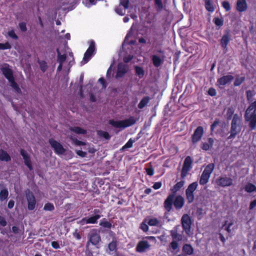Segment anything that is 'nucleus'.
I'll use <instances>...</instances> for the list:
<instances>
[{
	"label": "nucleus",
	"instance_id": "obj_53",
	"mask_svg": "<svg viewBox=\"0 0 256 256\" xmlns=\"http://www.w3.org/2000/svg\"><path fill=\"white\" fill-rule=\"evenodd\" d=\"M73 236L76 240H80L82 238L81 234L78 229H76L72 233Z\"/></svg>",
	"mask_w": 256,
	"mask_h": 256
},
{
	"label": "nucleus",
	"instance_id": "obj_10",
	"mask_svg": "<svg viewBox=\"0 0 256 256\" xmlns=\"http://www.w3.org/2000/svg\"><path fill=\"white\" fill-rule=\"evenodd\" d=\"M233 179L226 174L220 176L216 180V184L222 188L231 186L233 185Z\"/></svg>",
	"mask_w": 256,
	"mask_h": 256
},
{
	"label": "nucleus",
	"instance_id": "obj_3",
	"mask_svg": "<svg viewBox=\"0 0 256 256\" xmlns=\"http://www.w3.org/2000/svg\"><path fill=\"white\" fill-rule=\"evenodd\" d=\"M256 100L251 103L246 110L244 118L249 122L248 126L251 130L256 128Z\"/></svg>",
	"mask_w": 256,
	"mask_h": 256
},
{
	"label": "nucleus",
	"instance_id": "obj_19",
	"mask_svg": "<svg viewBox=\"0 0 256 256\" xmlns=\"http://www.w3.org/2000/svg\"><path fill=\"white\" fill-rule=\"evenodd\" d=\"M0 70L8 82L14 78L12 70L10 68V66L8 64H5L4 66L0 68Z\"/></svg>",
	"mask_w": 256,
	"mask_h": 256
},
{
	"label": "nucleus",
	"instance_id": "obj_29",
	"mask_svg": "<svg viewBox=\"0 0 256 256\" xmlns=\"http://www.w3.org/2000/svg\"><path fill=\"white\" fill-rule=\"evenodd\" d=\"M70 130L77 134H85L87 132L86 130L81 128L80 126H71L70 128Z\"/></svg>",
	"mask_w": 256,
	"mask_h": 256
},
{
	"label": "nucleus",
	"instance_id": "obj_12",
	"mask_svg": "<svg viewBox=\"0 0 256 256\" xmlns=\"http://www.w3.org/2000/svg\"><path fill=\"white\" fill-rule=\"evenodd\" d=\"M192 160L190 156H187L185 158L180 174L182 179H184L188 172L192 168Z\"/></svg>",
	"mask_w": 256,
	"mask_h": 256
},
{
	"label": "nucleus",
	"instance_id": "obj_42",
	"mask_svg": "<svg viewBox=\"0 0 256 256\" xmlns=\"http://www.w3.org/2000/svg\"><path fill=\"white\" fill-rule=\"evenodd\" d=\"M228 221L226 220L224 224L222 226V228H224L228 234L231 233L232 230L230 229L231 226L233 224L232 222H230L227 224Z\"/></svg>",
	"mask_w": 256,
	"mask_h": 256
},
{
	"label": "nucleus",
	"instance_id": "obj_14",
	"mask_svg": "<svg viewBox=\"0 0 256 256\" xmlns=\"http://www.w3.org/2000/svg\"><path fill=\"white\" fill-rule=\"evenodd\" d=\"M48 142L52 148H53L54 152L58 155H62L66 152V149L58 142L52 138L48 140Z\"/></svg>",
	"mask_w": 256,
	"mask_h": 256
},
{
	"label": "nucleus",
	"instance_id": "obj_39",
	"mask_svg": "<svg viewBox=\"0 0 256 256\" xmlns=\"http://www.w3.org/2000/svg\"><path fill=\"white\" fill-rule=\"evenodd\" d=\"M38 62L40 66V68L42 72H44L47 70L48 66L47 62L45 60H38Z\"/></svg>",
	"mask_w": 256,
	"mask_h": 256
},
{
	"label": "nucleus",
	"instance_id": "obj_45",
	"mask_svg": "<svg viewBox=\"0 0 256 256\" xmlns=\"http://www.w3.org/2000/svg\"><path fill=\"white\" fill-rule=\"evenodd\" d=\"M44 210L46 211H52L54 210V204L50 202L46 203L44 207Z\"/></svg>",
	"mask_w": 256,
	"mask_h": 256
},
{
	"label": "nucleus",
	"instance_id": "obj_55",
	"mask_svg": "<svg viewBox=\"0 0 256 256\" xmlns=\"http://www.w3.org/2000/svg\"><path fill=\"white\" fill-rule=\"evenodd\" d=\"M220 122L219 119L216 118L213 123L210 126V132H214L216 127L220 124Z\"/></svg>",
	"mask_w": 256,
	"mask_h": 256
},
{
	"label": "nucleus",
	"instance_id": "obj_15",
	"mask_svg": "<svg viewBox=\"0 0 256 256\" xmlns=\"http://www.w3.org/2000/svg\"><path fill=\"white\" fill-rule=\"evenodd\" d=\"M96 50L95 42L94 41L92 40L90 42L89 47L85 52L82 61V62H84L83 64L87 63L91 58L92 56Z\"/></svg>",
	"mask_w": 256,
	"mask_h": 256
},
{
	"label": "nucleus",
	"instance_id": "obj_34",
	"mask_svg": "<svg viewBox=\"0 0 256 256\" xmlns=\"http://www.w3.org/2000/svg\"><path fill=\"white\" fill-rule=\"evenodd\" d=\"M152 64L155 67H159L162 63V60L161 58L156 55H153L152 58Z\"/></svg>",
	"mask_w": 256,
	"mask_h": 256
},
{
	"label": "nucleus",
	"instance_id": "obj_16",
	"mask_svg": "<svg viewBox=\"0 0 256 256\" xmlns=\"http://www.w3.org/2000/svg\"><path fill=\"white\" fill-rule=\"evenodd\" d=\"M204 134V130L203 127L202 126H198L191 137L192 144H195L199 142L202 139Z\"/></svg>",
	"mask_w": 256,
	"mask_h": 256
},
{
	"label": "nucleus",
	"instance_id": "obj_43",
	"mask_svg": "<svg viewBox=\"0 0 256 256\" xmlns=\"http://www.w3.org/2000/svg\"><path fill=\"white\" fill-rule=\"evenodd\" d=\"M245 80V77L236 78L234 82V85L235 86H240Z\"/></svg>",
	"mask_w": 256,
	"mask_h": 256
},
{
	"label": "nucleus",
	"instance_id": "obj_51",
	"mask_svg": "<svg viewBox=\"0 0 256 256\" xmlns=\"http://www.w3.org/2000/svg\"><path fill=\"white\" fill-rule=\"evenodd\" d=\"M222 6L226 12L230 11L231 9V6L230 4V2L228 1L222 2Z\"/></svg>",
	"mask_w": 256,
	"mask_h": 256
},
{
	"label": "nucleus",
	"instance_id": "obj_38",
	"mask_svg": "<svg viewBox=\"0 0 256 256\" xmlns=\"http://www.w3.org/2000/svg\"><path fill=\"white\" fill-rule=\"evenodd\" d=\"M134 69L136 74L139 77V78H142L144 75V71L143 68L140 66H136Z\"/></svg>",
	"mask_w": 256,
	"mask_h": 256
},
{
	"label": "nucleus",
	"instance_id": "obj_40",
	"mask_svg": "<svg viewBox=\"0 0 256 256\" xmlns=\"http://www.w3.org/2000/svg\"><path fill=\"white\" fill-rule=\"evenodd\" d=\"M139 137H138L136 140H132V138H130L128 142L122 146V149L124 150L126 148H131L134 142Z\"/></svg>",
	"mask_w": 256,
	"mask_h": 256
},
{
	"label": "nucleus",
	"instance_id": "obj_7",
	"mask_svg": "<svg viewBox=\"0 0 256 256\" xmlns=\"http://www.w3.org/2000/svg\"><path fill=\"white\" fill-rule=\"evenodd\" d=\"M92 216L89 218H84L80 221V224L82 225L86 224H96L98 222V220L100 218L102 212L99 209H94L91 212Z\"/></svg>",
	"mask_w": 256,
	"mask_h": 256
},
{
	"label": "nucleus",
	"instance_id": "obj_60",
	"mask_svg": "<svg viewBox=\"0 0 256 256\" xmlns=\"http://www.w3.org/2000/svg\"><path fill=\"white\" fill-rule=\"evenodd\" d=\"M162 186V182H156L152 186V188L154 190L160 189Z\"/></svg>",
	"mask_w": 256,
	"mask_h": 256
},
{
	"label": "nucleus",
	"instance_id": "obj_37",
	"mask_svg": "<svg viewBox=\"0 0 256 256\" xmlns=\"http://www.w3.org/2000/svg\"><path fill=\"white\" fill-rule=\"evenodd\" d=\"M154 0V6H155L156 10L158 12L162 11L164 8V6L162 3V0Z\"/></svg>",
	"mask_w": 256,
	"mask_h": 256
},
{
	"label": "nucleus",
	"instance_id": "obj_63",
	"mask_svg": "<svg viewBox=\"0 0 256 256\" xmlns=\"http://www.w3.org/2000/svg\"><path fill=\"white\" fill-rule=\"evenodd\" d=\"M133 58V56H132V55H128L126 56H124V62H125V63H128L130 61H131L132 60V59Z\"/></svg>",
	"mask_w": 256,
	"mask_h": 256
},
{
	"label": "nucleus",
	"instance_id": "obj_57",
	"mask_svg": "<svg viewBox=\"0 0 256 256\" xmlns=\"http://www.w3.org/2000/svg\"><path fill=\"white\" fill-rule=\"evenodd\" d=\"M130 1L129 0H120V4L124 6V10L128 8Z\"/></svg>",
	"mask_w": 256,
	"mask_h": 256
},
{
	"label": "nucleus",
	"instance_id": "obj_20",
	"mask_svg": "<svg viewBox=\"0 0 256 256\" xmlns=\"http://www.w3.org/2000/svg\"><path fill=\"white\" fill-rule=\"evenodd\" d=\"M20 153L23 158L25 165L30 170H32V166L30 156L24 149L20 150Z\"/></svg>",
	"mask_w": 256,
	"mask_h": 256
},
{
	"label": "nucleus",
	"instance_id": "obj_4",
	"mask_svg": "<svg viewBox=\"0 0 256 256\" xmlns=\"http://www.w3.org/2000/svg\"><path fill=\"white\" fill-rule=\"evenodd\" d=\"M136 122V119L133 116L122 120H110L108 124L116 128H125L134 125Z\"/></svg>",
	"mask_w": 256,
	"mask_h": 256
},
{
	"label": "nucleus",
	"instance_id": "obj_36",
	"mask_svg": "<svg viewBox=\"0 0 256 256\" xmlns=\"http://www.w3.org/2000/svg\"><path fill=\"white\" fill-rule=\"evenodd\" d=\"M8 196V191L7 188H4L0 191V201L5 200Z\"/></svg>",
	"mask_w": 256,
	"mask_h": 256
},
{
	"label": "nucleus",
	"instance_id": "obj_28",
	"mask_svg": "<svg viewBox=\"0 0 256 256\" xmlns=\"http://www.w3.org/2000/svg\"><path fill=\"white\" fill-rule=\"evenodd\" d=\"M182 250L188 255H192L194 253V248L190 244H184L182 246Z\"/></svg>",
	"mask_w": 256,
	"mask_h": 256
},
{
	"label": "nucleus",
	"instance_id": "obj_35",
	"mask_svg": "<svg viewBox=\"0 0 256 256\" xmlns=\"http://www.w3.org/2000/svg\"><path fill=\"white\" fill-rule=\"evenodd\" d=\"M150 100L149 96H144L138 104V108L140 109L143 108L148 103Z\"/></svg>",
	"mask_w": 256,
	"mask_h": 256
},
{
	"label": "nucleus",
	"instance_id": "obj_32",
	"mask_svg": "<svg viewBox=\"0 0 256 256\" xmlns=\"http://www.w3.org/2000/svg\"><path fill=\"white\" fill-rule=\"evenodd\" d=\"M57 61L58 63L64 64L66 59V54H62L58 48L56 49Z\"/></svg>",
	"mask_w": 256,
	"mask_h": 256
},
{
	"label": "nucleus",
	"instance_id": "obj_48",
	"mask_svg": "<svg viewBox=\"0 0 256 256\" xmlns=\"http://www.w3.org/2000/svg\"><path fill=\"white\" fill-rule=\"evenodd\" d=\"M12 48V46L8 42H6L4 44L0 43V50H10Z\"/></svg>",
	"mask_w": 256,
	"mask_h": 256
},
{
	"label": "nucleus",
	"instance_id": "obj_54",
	"mask_svg": "<svg viewBox=\"0 0 256 256\" xmlns=\"http://www.w3.org/2000/svg\"><path fill=\"white\" fill-rule=\"evenodd\" d=\"M234 113V110L232 108H228L226 112V116L228 120L230 119Z\"/></svg>",
	"mask_w": 256,
	"mask_h": 256
},
{
	"label": "nucleus",
	"instance_id": "obj_23",
	"mask_svg": "<svg viewBox=\"0 0 256 256\" xmlns=\"http://www.w3.org/2000/svg\"><path fill=\"white\" fill-rule=\"evenodd\" d=\"M230 35L228 33L224 34L220 39V46L224 50H226V51L227 50V46L230 42Z\"/></svg>",
	"mask_w": 256,
	"mask_h": 256
},
{
	"label": "nucleus",
	"instance_id": "obj_49",
	"mask_svg": "<svg viewBox=\"0 0 256 256\" xmlns=\"http://www.w3.org/2000/svg\"><path fill=\"white\" fill-rule=\"evenodd\" d=\"M158 224L159 221L156 218H150L148 222V224L150 226H156Z\"/></svg>",
	"mask_w": 256,
	"mask_h": 256
},
{
	"label": "nucleus",
	"instance_id": "obj_21",
	"mask_svg": "<svg viewBox=\"0 0 256 256\" xmlns=\"http://www.w3.org/2000/svg\"><path fill=\"white\" fill-rule=\"evenodd\" d=\"M234 79V76L232 75L224 76L217 80L218 84L220 86H224L226 84L230 82Z\"/></svg>",
	"mask_w": 256,
	"mask_h": 256
},
{
	"label": "nucleus",
	"instance_id": "obj_1",
	"mask_svg": "<svg viewBox=\"0 0 256 256\" xmlns=\"http://www.w3.org/2000/svg\"><path fill=\"white\" fill-rule=\"evenodd\" d=\"M184 204V199L181 195L175 196L174 194H168L164 202V206L166 212H170L174 205L176 210L182 209Z\"/></svg>",
	"mask_w": 256,
	"mask_h": 256
},
{
	"label": "nucleus",
	"instance_id": "obj_6",
	"mask_svg": "<svg viewBox=\"0 0 256 256\" xmlns=\"http://www.w3.org/2000/svg\"><path fill=\"white\" fill-rule=\"evenodd\" d=\"M214 167V164L213 163L209 164L206 166L200 178L199 183L200 185L204 186L208 182Z\"/></svg>",
	"mask_w": 256,
	"mask_h": 256
},
{
	"label": "nucleus",
	"instance_id": "obj_30",
	"mask_svg": "<svg viewBox=\"0 0 256 256\" xmlns=\"http://www.w3.org/2000/svg\"><path fill=\"white\" fill-rule=\"evenodd\" d=\"M99 225L102 228L110 229L112 227V224L106 218H102L99 223Z\"/></svg>",
	"mask_w": 256,
	"mask_h": 256
},
{
	"label": "nucleus",
	"instance_id": "obj_17",
	"mask_svg": "<svg viewBox=\"0 0 256 256\" xmlns=\"http://www.w3.org/2000/svg\"><path fill=\"white\" fill-rule=\"evenodd\" d=\"M150 248V244L149 242L144 240H140L138 243L136 248V250L139 253H143L149 250Z\"/></svg>",
	"mask_w": 256,
	"mask_h": 256
},
{
	"label": "nucleus",
	"instance_id": "obj_9",
	"mask_svg": "<svg viewBox=\"0 0 256 256\" xmlns=\"http://www.w3.org/2000/svg\"><path fill=\"white\" fill-rule=\"evenodd\" d=\"M88 241L86 244V248L88 247V242H90L93 246H96L99 244L101 241V237L97 230L92 229L90 231L88 235Z\"/></svg>",
	"mask_w": 256,
	"mask_h": 256
},
{
	"label": "nucleus",
	"instance_id": "obj_2",
	"mask_svg": "<svg viewBox=\"0 0 256 256\" xmlns=\"http://www.w3.org/2000/svg\"><path fill=\"white\" fill-rule=\"evenodd\" d=\"M180 229V226L178 224L175 226L174 228L170 231V236L172 240L169 244L168 250H171L172 252L178 249V242L182 241L183 239L182 234L178 233Z\"/></svg>",
	"mask_w": 256,
	"mask_h": 256
},
{
	"label": "nucleus",
	"instance_id": "obj_64",
	"mask_svg": "<svg viewBox=\"0 0 256 256\" xmlns=\"http://www.w3.org/2000/svg\"><path fill=\"white\" fill-rule=\"evenodd\" d=\"M52 246L54 249H58L60 248L58 242L56 241H53L51 243Z\"/></svg>",
	"mask_w": 256,
	"mask_h": 256
},
{
	"label": "nucleus",
	"instance_id": "obj_5",
	"mask_svg": "<svg viewBox=\"0 0 256 256\" xmlns=\"http://www.w3.org/2000/svg\"><path fill=\"white\" fill-rule=\"evenodd\" d=\"M240 120L237 114H234L230 130V135L227 138L228 140L234 138L241 131Z\"/></svg>",
	"mask_w": 256,
	"mask_h": 256
},
{
	"label": "nucleus",
	"instance_id": "obj_24",
	"mask_svg": "<svg viewBox=\"0 0 256 256\" xmlns=\"http://www.w3.org/2000/svg\"><path fill=\"white\" fill-rule=\"evenodd\" d=\"M184 184V180H182L180 182L176 184L172 188H170V190L172 194H170L176 195V193L180 190L183 187Z\"/></svg>",
	"mask_w": 256,
	"mask_h": 256
},
{
	"label": "nucleus",
	"instance_id": "obj_50",
	"mask_svg": "<svg viewBox=\"0 0 256 256\" xmlns=\"http://www.w3.org/2000/svg\"><path fill=\"white\" fill-rule=\"evenodd\" d=\"M246 98L248 101L250 102L252 100L254 93L250 90H247L246 92Z\"/></svg>",
	"mask_w": 256,
	"mask_h": 256
},
{
	"label": "nucleus",
	"instance_id": "obj_44",
	"mask_svg": "<svg viewBox=\"0 0 256 256\" xmlns=\"http://www.w3.org/2000/svg\"><path fill=\"white\" fill-rule=\"evenodd\" d=\"M98 134L100 136L103 137L108 140H110L111 137L108 132L105 131L99 130L98 131Z\"/></svg>",
	"mask_w": 256,
	"mask_h": 256
},
{
	"label": "nucleus",
	"instance_id": "obj_47",
	"mask_svg": "<svg viewBox=\"0 0 256 256\" xmlns=\"http://www.w3.org/2000/svg\"><path fill=\"white\" fill-rule=\"evenodd\" d=\"M18 27L22 32H25L27 31L26 23V22H19Z\"/></svg>",
	"mask_w": 256,
	"mask_h": 256
},
{
	"label": "nucleus",
	"instance_id": "obj_31",
	"mask_svg": "<svg viewBox=\"0 0 256 256\" xmlns=\"http://www.w3.org/2000/svg\"><path fill=\"white\" fill-rule=\"evenodd\" d=\"M246 192L248 193H251L252 192H256V186L250 182L247 183L244 188Z\"/></svg>",
	"mask_w": 256,
	"mask_h": 256
},
{
	"label": "nucleus",
	"instance_id": "obj_27",
	"mask_svg": "<svg viewBox=\"0 0 256 256\" xmlns=\"http://www.w3.org/2000/svg\"><path fill=\"white\" fill-rule=\"evenodd\" d=\"M0 160L8 162L11 160V158L9 154L2 149L0 150Z\"/></svg>",
	"mask_w": 256,
	"mask_h": 256
},
{
	"label": "nucleus",
	"instance_id": "obj_26",
	"mask_svg": "<svg viewBox=\"0 0 256 256\" xmlns=\"http://www.w3.org/2000/svg\"><path fill=\"white\" fill-rule=\"evenodd\" d=\"M118 242L116 238L114 237L112 240L108 245V250L110 252H115L117 250Z\"/></svg>",
	"mask_w": 256,
	"mask_h": 256
},
{
	"label": "nucleus",
	"instance_id": "obj_59",
	"mask_svg": "<svg viewBox=\"0 0 256 256\" xmlns=\"http://www.w3.org/2000/svg\"><path fill=\"white\" fill-rule=\"evenodd\" d=\"M201 148L203 150H208L210 148V145L207 142H203L202 144Z\"/></svg>",
	"mask_w": 256,
	"mask_h": 256
},
{
	"label": "nucleus",
	"instance_id": "obj_41",
	"mask_svg": "<svg viewBox=\"0 0 256 256\" xmlns=\"http://www.w3.org/2000/svg\"><path fill=\"white\" fill-rule=\"evenodd\" d=\"M148 166L145 168H144L148 176H152L154 174V169L151 164V162L148 164Z\"/></svg>",
	"mask_w": 256,
	"mask_h": 256
},
{
	"label": "nucleus",
	"instance_id": "obj_61",
	"mask_svg": "<svg viewBox=\"0 0 256 256\" xmlns=\"http://www.w3.org/2000/svg\"><path fill=\"white\" fill-rule=\"evenodd\" d=\"M140 228L144 232H146L148 230V224L144 222H142L140 224Z\"/></svg>",
	"mask_w": 256,
	"mask_h": 256
},
{
	"label": "nucleus",
	"instance_id": "obj_18",
	"mask_svg": "<svg viewBox=\"0 0 256 256\" xmlns=\"http://www.w3.org/2000/svg\"><path fill=\"white\" fill-rule=\"evenodd\" d=\"M128 66L122 63H120L118 65L117 72L116 75V78H122L128 72Z\"/></svg>",
	"mask_w": 256,
	"mask_h": 256
},
{
	"label": "nucleus",
	"instance_id": "obj_13",
	"mask_svg": "<svg viewBox=\"0 0 256 256\" xmlns=\"http://www.w3.org/2000/svg\"><path fill=\"white\" fill-rule=\"evenodd\" d=\"M26 198L28 202V209L29 210H33L36 208V201L33 192L30 189H27L26 192Z\"/></svg>",
	"mask_w": 256,
	"mask_h": 256
},
{
	"label": "nucleus",
	"instance_id": "obj_52",
	"mask_svg": "<svg viewBox=\"0 0 256 256\" xmlns=\"http://www.w3.org/2000/svg\"><path fill=\"white\" fill-rule=\"evenodd\" d=\"M8 36L13 40H17L18 38L14 30H12L8 32Z\"/></svg>",
	"mask_w": 256,
	"mask_h": 256
},
{
	"label": "nucleus",
	"instance_id": "obj_25",
	"mask_svg": "<svg viewBox=\"0 0 256 256\" xmlns=\"http://www.w3.org/2000/svg\"><path fill=\"white\" fill-rule=\"evenodd\" d=\"M204 2L206 10L210 12H213L215 10V6L213 0H203Z\"/></svg>",
	"mask_w": 256,
	"mask_h": 256
},
{
	"label": "nucleus",
	"instance_id": "obj_11",
	"mask_svg": "<svg viewBox=\"0 0 256 256\" xmlns=\"http://www.w3.org/2000/svg\"><path fill=\"white\" fill-rule=\"evenodd\" d=\"M181 224L183 230L189 236L191 232L192 222L190 216L188 214H184L181 218Z\"/></svg>",
	"mask_w": 256,
	"mask_h": 256
},
{
	"label": "nucleus",
	"instance_id": "obj_58",
	"mask_svg": "<svg viewBox=\"0 0 256 256\" xmlns=\"http://www.w3.org/2000/svg\"><path fill=\"white\" fill-rule=\"evenodd\" d=\"M208 94L212 96H214L216 94V91L215 88H210L208 91Z\"/></svg>",
	"mask_w": 256,
	"mask_h": 256
},
{
	"label": "nucleus",
	"instance_id": "obj_46",
	"mask_svg": "<svg viewBox=\"0 0 256 256\" xmlns=\"http://www.w3.org/2000/svg\"><path fill=\"white\" fill-rule=\"evenodd\" d=\"M213 22L216 26H218L219 27L222 26L224 24L223 20L218 17L214 18L213 20Z\"/></svg>",
	"mask_w": 256,
	"mask_h": 256
},
{
	"label": "nucleus",
	"instance_id": "obj_22",
	"mask_svg": "<svg viewBox=\"0 0 256 256\" xmlns=\"http://www.w3.org/2000/svg\"><path fill=\"white\" fill-rule=\"evenodd\" d=\"M248 8L246 0H237L236 9L240 12H245Z\"/></svg>",
	"mask_w": 256,
	"mask_h": 256
},
{
	"label": "nucleus",
	"instance_id": "obj_56",
	"mask_svg": "<svg viewBox=\"0 0 256 256\" xmlns=\"http://www.w3.org/2000/svg\"><path fill=\"white\" fill-rule=\"evenodd\" d=\"M70 139L74 142V144L77 146H84L85 143L82 141L78 140L76 138H73L72 136L70 137Z\"/></svg>",
	"mask_w": 256,
	"mask_h": 256
},
{
	"label": "nucleus",
	"instance_id": "obj_33",
	"mask_svg": "<svg viewBox=\"0 0 256 256\" xmlns=\"http://www.w3.org/2000/svg\"><path fill=\"white\" fill-rule=\"evenodd\" d=\"M9 82L10 84V86L14 90V92L16 94H22V90L19 87L18 84L16 82L14 78L12 80H10Z\"/></svg>",
	"mask_w": 256,
	"mask_h": 256
},
{
	"label": "nucleus",
	"instance_id": "obj_62",
	"mask_svg": "<svg viewBox=\"0 0 256 256\" xmlns=\"http://www.w3.org/2000/svg\"><path fill=\"white\" fill-rule=\"evenodd\" d=\"M7 224V222L6 219L2 216H0V225L2 226H6Z\"/></svg>",
	"mask_w": 256,
	"mask_h": 256
},
{
	"label": "nucleus",
	"instance_id": "obj_8",
	"mask_svg": "<svg viewBox=\"0 0 256 256\" xmlns=\"http://www.w3.org/2000/svg\"><path fill=\"white\" fill-rule=\"evenodd\" d=\"M198 186L197 182H194L190 184L188 188L186 190V196L188 202V204L192 203L194 200V192Z\"/></svg>",
	"mask_w": 256,
	"mask_h": 256
}]
</instances>
